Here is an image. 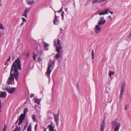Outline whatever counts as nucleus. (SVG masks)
<instances>
[{
  "label": "nucleus",
  "instance_id": "1",
  "mask_svg": "<svg viewBox=\"0 0 131 131\" xmlns=\"http://www.w3.org/2000/svg\"><path fill=\"white\" fill-rule=\"evenodd\" d=\"M21 69L20 60L18 58L15 60V62H13L12 66L10 76L7 82V84L9 85L12 83V81L14 80V77L16 81H18L19 74L18 70H21Z\"/></svg>",
  "mask_w": 131,
  "mask_h": 131
},
{
  "label": "nucleus",
  "instance_id": "2",
  "mask_svg": "<svg viewBox=\"0 0 131 131\" xmlns=\"http://www.w3.org/2000/svg\"><path fill=\"white\" fill-rule=\"evenodd\" d=\"M55 61V59H54V60H50L49 61L47 70L46 72L47 76L48 77H49L50 74L54 67Z\"/></svg>",
  "mask_w": 131,
  "mask_h": 131
},
{
  "label": "nucleus",
  "instance_id": "3",
  "mask_svg": "<svg viewBox=\"0 0 131 131\" xmlns=\"http://www.w3.org/2000/svg\"><path fill=\"white\" fill-rule=\"evenodd\" d=\"M112 128L114 129V131H118L121 126L119 122H116L115 120L112 122Z\"/></svg>",
  "mask_w": 131,
  "mask_h": 131
},
{
  "label": "nucleus",
  "instance_id": "4",
  "mask_svg": "<svg viewBox=\"0 0 131 131\" xmlns=\"http://www.w3.org/2000/svg\"><path fill=\"white\" fill-rule=\"evenodd\" d=\"M56 40L55 39L54 41V46L56 47V51L58 53H60L61 50L62 49V47L61 45H58L56 44Z\"/></svg>",
  "mask_w": 131,
  "mask_h": 131
},
{
  "label": "nucleus",
  "instance_id": "5",
  "mask_svg": "<svg viewBox=\"0 0 131 131\" xmlns=\"http://www.w3.org/2000/svg\"><path fill=\"white\" fill-rule=\"evenodd\" d=\"M28 111V110L27 108H26L24 110V113L23 114H21L20 116L19 117V119H21L23 120L25 118L26 114L27 112Z\"/></svg>",
  "mask_w": 131,
  "mask_h": 131
},
{
  "label": "nucleus",
  "instance_id": "6",
  "mask_svg": "<svg viewBox=\"0 0 131 131\" xmlns=\"http://www.w3.org/2000/svg\"><path fill=\"white\" fill-rule=\"evenodd\" d=\"M106 22V20L104 18V17L103 16L101 17L99 19L98 24L99 25H103Z\"/></svg>",
  "mask_w": 131,
  "mask_h": 131
},
{
  "label": "nucleus",
  "instance_id": "7",
  "mask_svg": "<svg viewBox=\"0 0 131 131\" xmlns=\"http://www.w3.org/2000/svg\"><path fill=\"white\" fill-rule=\"evenodd\" d=\"M59 112H58L57 114V115L55 114H54V119L55 121L56 122V125L57 126H58L59 122Z\"/></svg>",
  "mask_w": 131,
  "mask_h": 131
},
{
  "label": "nucleus",
  "instance_id": "8",
  "mask_svg": "<svg viewBox=\"0 0 131 131\" xmlns=\"http://www.w3.org/2000/svg\"><path fill=\"white\" fill-rule=\"evenodd\" d=\"M101 25H96L95 28V32L96 34H99L100 33L101 31V28L99 27Z\"/></svg>",
  "mask_w": 131,
  "mask_h": 131
},
{
  "label": "nucleus",
  "instance_id": "9",
  "mask_svg": "<svg viewBox=\"0 0 131 131\" xmlns=\"http://www.w3.org/2000/svg\"><path fill=\"white\" fill-rule=\"evenodd\" d=\"M108 12H109L110 13H111L112 14H113V12L109 11L108 8L107 9L105 10V11H103L100 12L99 13V14L100 15H104L105 14H108Z\"/></svg>",
  "mask_w": 131,
  "mask_h": 131
},
{
  "label": "nucleus",
  "instance_id": "10",
  "mask_svg": "<svg viewBox=\"0 0 131 131\" xmlns=\"http://www.w3.org/2000/svg\"><path fill=\"white\" fill-rule=\"evenodd\" d=\"M5 90L7 91L9 93L12 94L15 90V88H6L5 89Z\"/></svg>",
  "mask_w": 131,
  "mask_h": 131
},
{
  "label": "nucleus",
  "instance_id": "11",
  "mask_svg": "<svg viewBox=\"0 0 131 131\" xmlns=\"http://www.w3.org/2000/svg\"><path fill=\"white\" fill-rule=\"evenodd\" d=\"M105 126L104 120L102 121L100 126L101 131H104Z\"/></svg>",
  "mask_w": 131,
  "mask_h": 131
},
{
  "label": "nucleus",
  "instance_id": "12",
  "mask_svg": "<svg viewBox=\"0 0 131 131\" xmlns=\"http://www.w3.org/2000/svg\"><path fill=\"white\" fill-rule=\"evenodd\" d=\"M30 10V9L29 8H26L22 16H25L26 18H27V13H28Z\"/></svg>",
  "mask_w": 131,
  "mask_h": 131
},
{
  "label": "nucleus",
  "instance_id": "13",
  "mask_svg": "<svg viewBox=\"0 0 131 131\" xmlns=\"http://www.w3.org/2000/svg\"><path fill=\"white\" fill-rule=\"evenodd\" d=\"M43 43L45 50L46 51L48 50H49L48 47L49 46V45L48 43H46L44 41L43 42Z\"/></svg>",
  "mask_w": 131,
  "mask_h": 131
},
{
  "label": "nucleus",
  "instance_id": "14",
  "mask_svg": "<svg viewBox=\"0 0 131 131\" xmlns=\"http://www.w3.org/2000/svg\"><path fill=\"white\" fill-rule=\"evenodd\" d=\"M48 127L49 128V131H55L54 130V126H52V124L51 123L50 125L48 126Z\"/></svg>",
  "mask_w": 131,
  "mask_h": 131
},
{
  "label": "nucleus",
  "instance_id": "15",
  "mask_svg": "<svg viewBox=\"0 0 131 131\" xmlns=\"http://www.w3.org/2000/svg\"><path fill=\"white\" fill-rule=\"evenodd\" d=\"M55 18L53 20V23L55 25H57L59 23V19L57 18V16L56 15V14L54 15Z\"/></svg>",
  "mask_w": 131,
  "mask_h": 131
},
{
  "label": "nucleus",
  "instance_id": "16",
  "mask_svg": "<svg viewBox=\"0 0 131 131\" xmlns=\"http://www.w3.org/2000/svg\"><path fill=\"white\" fill-rule=\"evenodd\" d=\"M0 97H6V96L7 94L5 92H2L1 91L0 92Z\"/></svg>",
  "mask_w": 131,
  "mask_h": 131
},
{
  "label": "nucleus",
  "instance_id": "17",
  "mask_svg": "<svg viewBox=\"0 0 131 131\" xmlns=\"http://www.w3.org/2000/svg\"><path fill=\"white\" fill-rule=\"evenodd\" d=\"M126 87V85L125 83L123 82L121 85V91H124Z\"/></svg>",
  "mask_w": 131,
  "mask_h": 131
},
{
  "label": "nucleus",
  "instance_id": "18",
  "mask_svg": "<svg viewBox=\"0 0 131 131\" xmlns=\"http://www.w3.org/2000/svg\"><path fill=\"white\" fill-rule=\"evenodd\" d=\"M115 73L114 72L112 71L111 70L109 71V73H108V75L109 76L111 77V79H112V78L111 77V75H114Z\"/></svg>",
  "mask_w": 131,
  "mask_h": 131
},
{
  "label": "nucleus",
  "instance_id": "19",
  "mask_svg": "<svg viewBox=\"0 0 131 131\" xmlns=\"http://www.w3.org/2000/svg\"><path fill=\"white\" fill-rule=\"evenodd\" d=\"M61 52L60 53L57 52V53L56 54V55L54 56V58H55L57 59H59L61 56Z\"/></svg>",
  "mask_w": 131,
  "mask_h": 131
},
{
  "label": "nucleus",
  "instance_id": "20",
  "mask_svg": "<svg viewBox=\"0 0 131 131\" xmlns=\"http://www.w3.org/2000/svg\"><path fill=\"white\" fill-rule=\"evenodd\" d=\"M41 99H36L34 101V102L36 103H37L38 104H39L40 103Z\"/></svg>",
  "mask_w": 131,
  "mask_h": 131
},
{
  "label": "nucleus",
  "instance_id": "21",
  "mask_svg": "<svg viewBox=\"0 0 131 131\" xmlns=\"http://www.w3.org/2000/svg\"><path fill=\"white\" fill-rule=\"evenodd\" d=\"M28 2V3H27V4L29 5H31L34 2V0H27Z\"/></svg>",
  "mask_w": 131,
  "mask_h": 131
},
{
  "label": "nucleus",
  "instance_id": "22",
  "mask_svg": "<svg viewBox=\"0 0 131 131\" xmlns=\"http://www.w3.org/2000/svg\"><path fill=\"white\" fill-rule=\"evenodd\" d=\"M36 56L37 54L35 53L34 52L33 53V58L34 61L36 60Z\"/></svg>",
  "mask_w": 131,
  "mask_h": 131
},
{
  "label": "nucleus",
  "instance_id": "23",
  "mask_svg": "<svg viewBox=\"0 0 131 131\" xmlns=\"http://www.w3.org/2000/svg\"><path fill=\"white\" fill-rule=\"evenodd\" d=\"M56 44L57 45H61L60 44V40L59 39H58L57 40V43H56Z\"/></svg>",
  "mask_w": 131,
  "mask_h": 131
},
{
  "label": "nucleus",
  "instance_id": "24",
  "mask_svg": "<svg viewBox=\"0 0 131 131\" xmlns=\"http://www.w3.org/2000/svg\"><path fill=\"white\" fill-rule=\"evenodd\" d=\"M31 126L30 125H29L28 128H27V131H31Z\"/></svg>",
  "mask_w": 131,
  "mask_h": 131
},
{
  "label": "nucleus",
  "instance_id": "25",
  "mask_svg": "<svg viewBox=\"0 0 131 131\" xmlns=\"http://www.w3.org/2000/svg\"><path fill=\"white\" fill-rule=\"evenodd\" d=\"M94 50L93 49L92 50V52L91 53L92 55V59H93L94 58Z\"/></svg>",
  "mask_w": 131,
  "mask_h": 131
},
{
  "label": "nucleus",
  "instance_id": "26",
  "mask_svg": "<svg viewBox=\"0 0 131 131\" xmlns=\"http://www.w3.org/2000/svg\"><path fill=\"white\" fill-rule=\"evenodd\" d=\"M32 117L33 122H35V121L36 120V117L35 115H32Z\"/></svg>",
  "mask_w": 131,
  "mask_h": 131
},
{
  "label": "nucleus",
  "instance_id": "27",
  "mask_svg": "<svg viewBox=\"0 0 131 131\" xmlns=\"http://www.w3.org/2000/svg\"><path fill=\"white\" fill-rule=\"evenodd\" d=\"M0 29L3 30L4 29V27L2 24H0Z\"/></svg>",
  "mask_w": 131,
  "mask_h": 131
},
{
  "label": "nucleus",
  "instance_id": "28",
  "mask_svg": "<svg viewBox=\"0 0 131 131\" xmlns=\"http://www.w3.org/2000/svg\"><path fill=\"white\" fill-rule=\"evenodd\" d=\"M42 59L40 57H39L38 59V62L39 63L42 62Z\"/></svg>",
  "mask_w": 131,
  "mask_h": 131
},
{
  "label": "nucleus",
  "instance_id": "29",
  "mask_svg": "<svg viewBox=\"0 0 131 131\" xmlns=\"http://www.w3.org/2000/svg\"><path fill=\"white\" fill-rule=\"evenodd\" d=\"M99 3V1H98V0H95L93 2V4H96L97 3Z\"/></svg>",
  "mask_w": 131,
  "mask_h": 131
},
{
  "label": "nucleus",
  "instance_id": "30",
  "mask_svg": "<svg viewBox=\"0 0 131 131\" xmlns=\"http://www.w3.org/2000/svg\"><path fill=\"white\" fill-rule=\"evenodd\" d=\"M129 108V105H126L125 108V110H127V108Z\"/></svg>",
  "mask_w": 131,
  "mask_h": 131
},
{
  "label": "nucleus",
  "instance_id": "31",
  "mask_svg": "<svg viewBox=\"0 0 131 131\" xmlns=\"http://www.w3.org/2000/svg\"><path fill=\"white\" fill-rule=\"evenodd\" d=\"M28 126V123H26V125H25L24 127V130H25L26 129V128Z\"/></svg>",
  "mask_w": 131,
  "mask_h": 131
},
{
  "label": "nucleus",
  "instance_id": "32",
  "mask_svg": "<svg viewBox=\"0 0 131 131\" xmlns=\"http://www.w3.org/2000/svg\"><path fill=\"white\" fill-rule=\"evenodd\" d=\"M17 128H18V131H19L20 129V128H18V126L15 128V130H12V131H16L17 130Z\"/></svg>",
  "mask_w": 131,
  "mask_h": 131
},
{
  "label": "nucleus",
  "instance_id": "33",
  "mask_svg": "<svg viewBox=\"0 0 131 131\" xmlns=\"http://www.w3.org/2000/svg\"><path fill=\"white\" fill-rule=\"evenodd\" d=\"M77 90L78 91H79L80 90V88H79V85L78 83L77 84Z\"/></svg>",
  "mask_w": 131,
  "mask_h": 131
},
{
  "label": "nucleus",
  "instance_id": "34",
  "mask_svg": "<svg viewBox=\"0 0 131 131\" xmlns=\"http://www.w3.org/2000/svg\"><path fill=\"white\" fill-rule=\"evenodd\" d=\"M124 91H121V92L120 93V95H122L123 96V95L124 93Z\"/></svg>",
  "mask_w": 131,
  "mask_h": 131
},
{
  "label": "nucleus",
  "instance_id": "35",
  "mask_svg": "<svg viewBox=\"0 0 131 131\" xmlns=\"http://www.w3.org/2000/svg\"><path fill=\"white\" fill-rule=\"evenodd\" d=\"M19 121L18 123V125H19L21 123H22V121L23 120L21 119H19Z\"/></svg>",
  "mask_w": 131,
  "mask_h": 131
},
{
  "label": "nucleus",
  "instance_id": "36",
  "mask_svg": "<svg viewBox=\"0 0 131 131\" xmlns=\"http://www.w3.org/2000/svg\"><path fill=\"white\" fill-rule=\"evenodd\" d=\"M6 125H4V127L3 128V131H6Z\"/></svg>",
  "mask_w": 131,
  "mask_h": 131
},
{
  "label": "nucleus",
  "instance_id": "37",
  "mask_svg": "<svg viewBox=\"0 0 131 131\" xmlns=\"http://www.w3.org/2000/svg\"><path fill=\"white\" fill-rule=\"evenodd\" d=\"M38 54L41 55V50L38 51Z\"/></svg>",
  "mask_w": 131,
  "mask_h": 131
},
{
  "label": "nucleus",
  "instance_id": "38",
  "mask_svg": "<svg viewBox=\"0 0 131 131\" xmlns=\"http://www.w3.org/2000/svg\"><path fill=\"white\" fill-rule=\"evenodd\" d=\"M128 38H131V30L130 31V32L129 35L127 36Z\"/></svg>",
  "mask_w": 131,
  "mask_h": 131
},
{
  "label": "nucleus",
  "instance_id": "39",
  "mask_svg": "<svg viewBox=\"0 0 131 131\" xmlns=\"http://www.w3.org/2000/svg\"><path fill=\"white\" fill-rule=\"evenodd\" d=\"M22 19L23 20V22H25L27 21V20H26L25 18H22Z\"/></svg>",
  "mask_w": 131,
  "mask_h": 131
},
{
  "label": "nucleus",
  "instance_id": "40",
  "mask_svg": "<svg viewBox=\"0 0 131 131\" xmlns=\"http://www.w3.org/2000/svg\"><path fill=\"white\" fill-rule=\"evenodd\" d=\"M37 124H36V125L35 126V127H34V129L35 130H36L37 129Z\"/></svg>",
  "mask_w": 131,
  "mask_h": 131
},
{
  "label": "nucleus",
  "instance_id": "41",
  "mask_svg": "<svg viewBox=\"0 0 131 131\" xmlns=\"http://www.w3.org/2000/svg\"><path fill=\"white\" fill-rule=\"evenodd\" d=\"M34 94H33V93H31L30 94V97L31 98L34 96Z\"/></svg>",
  "mask_w": 131,
  "mask_h": 131
},
{
  "label": "nucleus",
  "instance_id": "42",
  "mask_svg": "<svg viewBox=\"0 0 131 131\" xmlns=\"http://www.w3.org/2000/svg\"><path fill=\"white\" fill-rule=\"evenodd\" d=\"M122 97V96L119 95V99L120 100H121Z\"/></svg>",
  "mask_w": 131,
  "mask_h": 131
},
{
  "label": "nucleus",
  "instance_id": "43",
  "mask_svg": "<svg viewBox=\"0 0 131 131\" xmlns=\"http://www.w3.org/2000/svg\"><path fill=\"white\" fill-rule=\"evenodd\" d=\"M1 100L0 99V112H1Z\"/></svg>",
  "mask_w": 131,
  "mask_h": 131
},
{
  "label": "nucleus",
  "instance_id": "44",
  "mask_svg": "<svg viewBox=\"0 0 131 131\" xmlns=\"http://www.w3.org/2000/svg\"><path fill=\"white\" fill-rule=\"evenodd\" d=\"M98 1H99V3H100L101 2H103V0H98Z\"/></svg>",
  "mask_w": 131,
  "mask_h": 131
},
{
  "label": "nucleus",
  "instance_id": "45",
  "mask_svg": "<svg viewBox=\"0 0 131 131\" xmlns=\"http://www.w3.org/2000/svg\"><path fill=\"white\" fill-rule=\"evenodd\" d=\"M10 57H9L8 59L6 60V61H9L10 60Z\"/></svg>",
  "mask_w": 131,
  "mask_h": 131
},
{
  "label": "nucleus",
  "instance_id": "46",
  "mask_svg": "<svg viewBox=\"0 0 131 131\" xmlns=\"http://www.w3.org/2000/svg\"><path fill=\"white\" fill-rule=\"evenodd\" d=\"M108 17L109 18H110L111 19H112V17L110 16H108Z\"/></svg>",
  "mask_w": 131,
  "mask_h": 131
},
{
  "label": "nucleus",
  "instance_id": "47",
  "mask_svg": "<svg viewBox=\"0 0 131 131\" xmlns=\"http://www.w3.org/2000/svg\"><path fill=\"white\" fill-rule=\"evenodd\" d=\"M61 16H62V18H63V19H64V17H63V14L61 15Z\"/></svg>",
  "mask_w": 131,
  "mask_h": 131
},
{
  "label": "nucleus",
  "instance_id": "48",
  "mask_svg": "<svg viewBox=\"0 0 131 131\" xmlns=\"http://www.w3.org/2000/svg\"><path fill=\"white\" fill-rule=\"evenodd\" d=\"M62 8L59 11V12H61L62 10Z\"/></svg>",
  "mask_w": 131,
  "mask_h": 131
},
{
  "label": "nucleus",
  "instance_id": "49",
  "mask_svg": "<svg viewBox=\"0 0 131 131\" xmlns=\"http://www.w3.org/2000/svg\"><path fill=\"white\" fill-rule=\"evenodd\" d=\"M68 10V9L67 8H66L65 9V11L66 12H67Z\"/></svg>",
  "mask_w": 131,
  "mask_h": 131
},
{
  "label": "nucleus",
  "instance_id": "50",
  "mask_svg": "<svg viewBox=\"0 0 131 131\" xmlns=\"http://www.w3.org/2000/svg\"><path fill=\"white\" fill-rule=\"evenodd\" d=\"M18 119H17L16 122L15 123V124H16L18 122Z\"/></svg>",
  "mask_w": 131,
  "mask_h": 131
},
{
  "label": "nucleus",
  "instance_id": "51",
  "mask_svg": "<svg viewBox=\"0 0 131 131\" xmlns=\"http://www.w3.org/2000/svg\"><path fill=\"white\" fill-rule=\"evenodd\" d=\"M1 0H0V6H2V5L1 3Z\"/></svg>",
  "mask_w": 131,
  "mask_h": 131
},
{
  "label": "nucleus",
  "instance_id": "52",
  "mask_svg": "<svg viewBox=\"0 0 131 131\" xmlns=\"http://www.w3.org/2000/svg\"><path fill=\"white\" fill-rule=\"evenodd\" d=\"M64 14V12H62V14H61V15L63 14V15Z\"/></svg>",
  "mask_w": 131,
  "mask_h": 131
},
{
  "label": "nucleus",
  "instance_id": "53",
  "mask_svg": "<svg viewBox=\"0 0 131 131\" xmlns=\"http://www.w3.org/2000/svg\"><path fill=\"white\" fill-rule=\"evenodd\" d=\"M5 88H3V89L4 90H5Z\"/></svg>",
  "mask_w": 131,
  "mask_h": 131
},
{
  "label": "nucleus",
  "instance_id": "54",
  "mask_svg": "<svg viewBox=\"0 0 131 131\" xmlns=\"http://www.w3.org/2000/svg\"><path fill=\"white\" fill-rule=\"evenodd\" d=\"M24 23H23V22L20 25L21 26H22L23 24Z\"/></svg>",
  "mask_w": 131,
  "mask_h": 131
},
{
  "label": "nucleus",
  "instance_id": "55",
  "mask_svg": "<svg viewBox=\"0 0 131 131\" xmlns=\"http://www.w3.org/2000/svg\"><path fill=\"white\" fill-rule=\"evenodd\" d=\"M60 30L61 31H62V29L61 28H60Z\"/></svg>",
  "mask_w": 131,
  "mask_h": 131
},
{
  "label": "nucleus",
  "instance_id": "56",
  "mask_svg": "<svg viewBox=\"0 0 131 131\" xmlns=\"http://www.w3.org/2000/svg\"><path fill=\"white\" fill-rule=\"evenodd\" d=\"M46 131V129L45 128H44V131Z\"/></svg>",
  "mask_w": 131,
  "mask_h": 131
},
{
  "label": "nucleus",
  "instance_id": "57",
  "mask_svg": "<svg viewBox=\"0 0 131 131\" xmlns=\"http://www.w3.org/2000/svg\"><path fill=\"white\" fill-rule=\"evenodd\" d=\"M112 101V100L110 101V103Z\"/></svg>",
  "mask_w": 131,
  "mask_h": 131
},
{
  "label": "nucleus",
  "instance_id": "58",
  "mask_svg": "<svg viewBox=\"0 0 131 131\" xmlns=\"http://www.w3.org/2000/svg\"><path fill=\"white\" fill-rule=\"evenodd\" d=\"M18 128H17V130H18Z\"/></svg>",
  "mask_w": 131,
  "mask_h": 131
},
{
  "label": "nucleus",
  "instance_id": "59",
  "mask_svg": "<svg viewBox=\"0 0 131 131\" xmlns=\"http://www.w3.org/2000/svg\"><path fill=\"white\" fill-rule=\"evenodd\" d=\"M55 131H57V130H55Z\"/></svg>",
  "mask_w": 131,
  "mask_h": 131
}]
</instances>
